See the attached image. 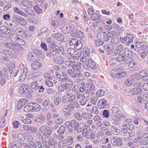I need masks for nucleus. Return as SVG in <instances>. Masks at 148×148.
<instances>
[{
    "instance_id": "1",
    "label": "nucleus",
    "mask_w": 148,
    "mask_h": 148,
    "mask_svg": "<svg viewBox=\"0 0 148 148\" xmlns=\"http://www.w3.org/2000/svg\"><path fill=\"white\" fill-rule=\"evenodd\" d=\"M81 84L82 86L79 88L80 92L83 93L85 92L86 94L90 96H92L95 94V85L92 84L90 83H86L85 84L84 82H82Z\"/></svg>"
},
{
    "instance_id": "2",
    "label": "nucleus",
    "mask_w": 148,
    "mask_h": 148,
    "mask_svg": "<svg viewBox=\"0 0 148 148\" xmlns=\"http://www.w3.org/2000/svg\"><path fill=\"white\" fill-rule=\"evenodd\" d=\"M8 48L12 49L15 52L18 51V49H22L23 47L20 45H18L16 43L9 42L5 43L4 45Z\"/></svg>"
},
{
    "instance_id": "3",
    "label": "nucleus",
    "mask_w": 148,
    "mask_h": 148,
    "mask_svg": "<svg viewBox=\"0 0 148 148\" xmlns=\"http://www.w3.org/2000/svg\"><path fill=\"white\" fill-rule=\"evenodd\" d=\"M6 39L10 41L18 43L20 42L21 39L16 34L11 33L10 34L5 36Z\"/></svg>"
},
{
    "instance_id": "4",
    "label": "nucleus",
    "mask_w": 148,
    "mask_h": 148,
    "mask_svg": "<svg viewBox=\"0 0 148 148\" xmlns=\"http://www.w3.org/2000/svg\"><path fill=\"white\" fill-rule=\"evenodd\" d=\"M50 53L53 56H56L57 53L59 52L58 50V47L56 45L55 42H52L50 44L49 48Z\"/></svg>"
},
{
    "instance_id": "5",
    "label": "nucleus",
    "mask_w": 148,
    "mask_h": 148,
    "mask_svg": "<svg viewBox=\"0 0 148 148\" xmlns=\"http://www.w3.org/2000/svg\"><path fill=\"white\" fill-rule=\"evenodd\" d=\"M86 132H83L82 136L84 137H86L87 139H90L93 140L95 138V135L94 134L92 133V130L90 128L87 130Z\"/></svg>"
},
{
    "instance_id": "6",
    "label": "nucleus",
    "mask_w": 148,
    "mask_h": 148,
    "mask_svg": "<svg viewBox=\"0 0 148 148\" xmlns=\"http://www.w3.org/2000/svg\"><path fill=\"white\" fill-rule=\"evenodd\" d=\"M141 136H138L137 138H135L134 142L135 143H137L138 145L145 146L148 144V142L145 140L142 139Z\"/></svg>"
},
{
    "instance_id": "7",
    "label": "nucleus",
    "mask_w": 148,
    "mask_h": 148,
    "mask_svg": "<svg viewBox=\"0 0 148 148\" xmlns=\"http://www.w3.org/2000/svg\"><path fill=\"white\" fill-rule=\"evenodd\" d=\"M2 71L5 74V77L8 79H10L12 76V73L14 72L13 69L7 68L4 67L2 69Z\"/></svg>"
},
{
    "instance_id": "8",
    "label": "nucleus",
    "mask_w": 148,
    "mask_h": 148,
    "mask_svg": "<svg viewBox=\"0 0 148 148\" xmlns=\"http://www.w3.org/2000/svg\"><path fill=\"white\" fill-rule=\"evenodd\" d=\"M40 128L42 130H41L47 138H48L50 136L52 133V132L49 128L45 125L40 127Z\"/></svg>"
},
{
    "instance_id": "9",
    "label": "nucleus",
    "mask_w": 148,
    "mask_h": 148,
    "mask_svg": "<svg viewBox=\"0 0 148 148\" xmlns=\"http://www.w3.org/2000/svg\"><path fill=\"white\" fill-rule=\"evenodd\" d=\"M97 106L100 109L106 108L108 106L107 101L104 99H101L99 101Z\"/></svg>"
},
{
    "instance_id": "10",
    "label": "nucleus",
    "mask_w": 148,
    "mask_h": 148,
    "mask_svg": "<svg viewBox=\"0 0 148 148\" xmlns=\"http://www.w3.org/2000/svg\"><path fill=\"white\" fill-rule=\"evenodd\" d=\"M66 107L71 112H73L75 110V107L78 108L79 107V105L77 102H75L69 104L67 105Z\"/></svg>"
},
{
    "instance_id": "11",
    "label": "nucleus",
    "mask_w": 148,
    "mask_h": 148,
    "mask_svg": "<svg viewBox=\"0 0 148 148\" xmlns=\"http://www.w3.org/2000/svg\"><path fill=\"white\" fill-rule=\"evenodd\" d=\"M15 32L17 34L20 36L24 38V36L25 35L26 31L25 29L21 27H18L15 29Z\"/></svg>"
},
{
    "instance_id": "12",
    "label": "nucleus",
    "mask_w": 148,
    "mask_h": 148,
    "mask_svg": "<svg viewBox=\"0 0 148 148\" xmlns=\"http://www.w3.org/2000/svg\"><path fill=\"white\" fill-rule=\"evenodd\" d=\"M123 128L121 129V132L123 134H127L130 130H132V128L129 124L124 123L123 125Z\"/></svg>"
},
{
    "instance_id": "13",
    "label": "nucleus",
    "mask_w": 148,
    "mask_h": 148,
    "mask_svg": "<svg viewBox=\"0 0 148 148\" xmlns=\"http://www.w3.org/2000/svg\"><path fill=\"white\" fill-rule=\"evenodd\" d=\"M53 62L57 64L60 65L64 63V60L62 56H56L53 58Z\"/></svg>"
},
{
    "instance_id": "14",
    "label": "nucleus",
    "mask_w": 148,
    "mask_h": 148,
    "mask_svg": "<svg viewBox=\"0 0 148 148\" xmlns=\"http://www.w3.org/2000/svg\"><path fill=\"white\" fill-rule=\"evenodd\" d=\"M28 88V86L25 84H22L20 85L19 88V92L20 93H26V92H27V88Z\"/></svg>"
},
{
    "instance_id": "15",
    "label": "nucleus",
    "mask_w": 148,
    "mask_h": 148,
    "mask_svg": "<svg viewBox=\"0 0 148 148\" xmlns=\"http://www.w3.org/2000/svg\"><path fill=\"white\" fill-rule=\"evenodd\" d=\"M27 69V67H25V69H24V70L22 71V73L21 74L19 77L20 78V82H23L24 80L26 78Z\"/></svg>"
},
{
    "instance_id": "16",
    "label": "nucleus",
    "mask_w": 148,
    "mask_h": 148,
    "mask_svg": "<svg viewBox=\"0 0 148 148\" xmlns=\"http://www.w3.org/2000/svg\"><path fill=\"white\" fill-rule=\"evenodd\" d=\"M41 130L40 128L39 132L37 133L36 136L39 139L42 140H46L47 138Z\"/></svg>"
},
{
    "instance_id": "17",
    "label": "nucleus",
    "mask_w": 148,
    "mask_h": 148,
    "mask_svg": "<svg viewBox=\"0 0 148 148\" xmlns=\"http://www.w3.org/2000/svg\"><path fill=\"white\" fill-rule=\"evenodd\" d=\"M88 56V55H86L84 54H81L79 56L80 61L82 62H87L89 59H90L89 58Z\"/></svg>"
},
{
    "instance_id": "18",
    "label": "nucleus",
    "mask_w": 148,
    "mask_h": 148,
    "mask_svg": "<svg viewBox=\"0 0 148 148\" xmlns=\"http://www.w3.org/2000/svg\"><path fill=\"white\" fill-rule=\"evenodd\" d=\"M32 103H29L27 104L24 108L25 112H32Z\"/></svg>"
},
{
    "instance_id": "19",
    "label": "nucleus",
    "mask_w": 148,
    "mask_h": 148,
    "mask_svg": "<svg viewBox=\"0 0 148 148\" xmlns=\"http://www.w3.org/2000/svg\"><path fill=\"white\" fill-rule=\"evenodd\" d=\"M6 23L8 25L13 28L17 27L18 24L16 21H14L10 19L6 22Z\"/></svg>"
},
{
    "instance_id": "20",
    "label": "nucleus",
    "mask_w": 148,
    "mask_h": 148,
    "mask_svg": "<svg viewBox=\"0 0 148 148\" xmlns=\"http://www.w3.org/2000/svg\"><path fill=\"white\" fill-rule=\"evenodd\" d=\"M88 63V66L91 69H97V67L96 65V63L92 59H89L87 62Z\"/></svg>"
},
{
    "instance_id": "21",
    "label": "nucleus",
    "mask_w": 148,
    "mask_h": 148,
    "mask_svg": "<svg viewBox=\"0 0 148 148\" xmlns=\"http://www.w3.org/2000/svg\"><path fill=\"white\" fill-rule=\"evenodd\" d=\"M123 50V45L121 44H120L116 47L114 50L115 54L116 55L119 54L121 53Z\"/></svg>"
},
{
    "instance_id": "22",
    "label": "nucleus",
    "mask_w": 148,
    "mask_h": 148,
    "mask_svg": "<svg viewBox=\"0 0 148 148\" xmlns=\"http://www.w3.org/2000/svg\"><path fill=\"white\" fill-rule=\"evenodd\" d=\"M72 31L71 35L72 37H77L78 30L77 28L74 27H70Z\"/></svg>"
},
{
    "instance_id": "23",
    "label": "nucleus",
    "mask_w": 148,
    "mask_h": 148,
    "mask_svg": "<svg viewBox=\"0 0 148 148\" xmlns=\"http://www.w3.org/2000/svg\"><path fill=\"white\" fill-rule=\"evenodd\" d=\"M32 103V112H38L40 110L41 107L39 104L35 103Z\"/></svg>"
},
{
    "instance_id": "24",
    "label": "nucleus",
    "mask_w": 148,
    "mask_h": 148,
    "mask_svg": "<svg viewBox=\"0 0 148 148\" xmlns=\"http://www.w3.org/2000/svg\"><path fill=\"white\" fill-rule=\"evenodd\" d=\"M14 11L17 14L21 15L25 17L28 16L24 12L22 11L17 7H15L14 8Z\"/></svg>"
},
{
    "instance_id": "25",
    "label": "nucleus",
    "mask_w": 148,
    "mask_h": 148,
    "mask_svg": "<svg viewBox=\"0 0 148 148\" xmlns=\"http://www.w3.org/2000/svg\"><path fill=\"white\" fill-rule=\"evenodd\" d=\"M21 3L25 7H26L30 8L32 7V6L31 2L28 0H22Z\"/></svg>"
},
{
    "instance_id": "26",
    "label": "nucleus",
    "mask_w": 148,
    "mask_h": 148,
    "mask_svg": "<svg viewBox=\"0 0 148 148\" xmlns=\"http://www.w3.org/2000/svg\"><path fill=\"white\" fill-rule=\"evenodd\" d=\"M32 67L34 70H38L41 67V64L38 62H35L32 64Z\"/></svg>"
},
{
    "instance_id": "27",
    "label": "nucleus",
    "mask_w": 148,
    "mask_h": 148,
    "mask_svg": "<svg viewBox=\"0 0 148 148\" xmlns=\"http://www.w3.org/2000/svg\"><path fill=\"white\" fill-rule=\"evenodd\" d=\"M45 120V116L42 114L39 115L35 119L36 122L37 123H40L43 122Z\"/></svg>"
},
{
    "instance_id": "28",
    "label": "nucleus",
    "mask_w": 148,
    "mask_h": 148,
    "mask_svg": "<svg viewBox=\"0 0 148 148\" xmlns=\"http://www.w3.org/2000/svg\"><path fill=\"white\" fill-rule=\"evenodd\" d=\"M110 129L112 133L115 135H117L120 132V130L115 126L111 125Z\"/></svg>"
},
{
    "instance_id": "29",
    "label": "nucleus",
    "mask_w": 148,
    "mask_h": 148,
    "mask_svg": "<svg viewBox=\"0 0 148 148\" xmlns=\"http://www.w3.org/2000/svg\"><path fill=\"white\" fill-rule=\"evenodd\" d=\"M127 36L126 37H127L129 40L127 42L126 44L127 45L130 43L132 42H133V39L134 38V37L132 34L127 33L126 34Z\"/></svg>"
},
{
    "instance_id": "30",
    "label": "nucleus",
    "mask_w": 148,
    "mask_h": 148,
    "mask_svg": "<svg viewBox=\"0 0 148 148\" xmlns=\"http://www.w3.org/2000/svg\"><path fill=\"white\" fill-rule=\"evenodd\" d=\"M142 90L141 88H134L132 90V95H135L139 93Z\"/></svg>"
},
{
    "instance_id": "31",
    "label": "nucleus",
    "mask_w": 148,
    "mask_h": 148,
    "mask_svg": "<svg viewBox=\"0 0 148 148\" xmlns=\"http://www.w3.org/2000/svg\"><path fill=\"white\" fill-rule=\"evenodd\" d=\"M25 139L26 141L28 142H31L34 139L32 135L28 133H25Z\"/></svg>"
},
{
    "instance_id": "32",
    "label": "nucleus",
    "mask_w": 148,
    "mask_h": 148,
    "mask_svg": "<svg viewBox=\"0 0 148 148\" xmlns=\"http://www.w3.org/2000/svg\"><path fill=\"white\" fill-rule=\"evenodd\" d=\"M128 136H129L124 138V140H125L127 141V140H131V137L132 136H134L135 135V133L133 130H130L128 132Z\"/></svg>"
},
{
    "instance_id": "33",
    "label": "nucleus",
    "mask_w": 148,
    "mask_h": 148,
    "mask_svg": "<svg viewBox=\"0 0 148 148\" xmlns=\"http://www.w3.org/2000/svg\"><path fill=\"white\" fill-rule=\"evenodd\" d=\"M17 23V24L18 23L22 26H24L26 25L27 23V22L25 19L23 17H21Z\"/></svg>"
},
{
    "instance_id": "34",
    "label": "nucleus",
    "mask_w": 148,
    "mask_h": 148,
    "mask_svg": "<svg viewBox=\"0 0 148 148\" xmlns=\"http://www.w3.org/2000/svg\"><path fill=\"white\" fill-rule=\"evenodd\" d=\"M141 75L136 73L132 75L131 78L133 82L134 81H136L139 80L141 78Z\"/></svg>"
},
{
    "instance_id": "35",
    "label": "nucleus",
    "mask_w": 148,
    "mask_h": 148,
    "mask_svg": "<svg viewBox=\"0 0 148 148\" xmlns=\"http://www.w3.org/2000/svg\"><path fill=\"white\" fill-rule=\"evenodd\" d=\"M116 61L118 62H121L123 61L126 58L125 57L123 54H120L116 58Z\"/></svg>"
},
{
    "instance_id": "36",
    "label": "nucleus",
    "mask_w": 148,
    "mask_h": 148,
    "mask_svg": "<svg viewBox=\"0 0 148 148\" xmlns=\"http://www.w3.org/2000/svg\"><path fill=\"white\" fill-rule=\"evenodd\" d=\"M62 99L58 96L56 97L54 99L53 103L56 106H59L61 103Z\"/></svg>"
},
{
    "instance_id": "37",
    "label": "nucleus",
    "mask_w": 148,
    "mask_h": 148,
    "mask_svg": "<svg viewBox=\"0 0 148 148\" xmlns=\"http://www.w3.org/2000/svg\"><path fill=\"white\" fill-rule=\"evenodd\" d=\"M67 52L71 56H73L75 54H77L78 52L72 48H69L67 49Z\"/></svg>"
},
{
    "instance_id": "38",
    "label": "nucleus",
    "mask_w": 148,
    "mask_h": 148,
    "mask_svg": "<svg viewBox=\"0 0 148 148\" xmlns=\"http://www.w3.org/2000/svg\"><path fill=\"white\" fill-rule=\"evenodd\" d=\"M78 130L77 132L80 133L84 129V123L83 122H81L77 125Z\"/></svg>"
},
{
    "instance_id": "39",
    "label": "nucleus",
    "mask_w": 148,
    "mask_h": 148,
    "mask_svg": "<svg viewBox=\"0 0 148 148\" xmlns=\"http://www.w3.org/2000/svg\"><path fill=\"white\" fill-rule=\"evenodd\" d=\"M37 57V55L34 53H30L28 55V58L31 61H34Z\"/></svg>"
},
{
    "instance_id": "40",
    "label": "nucleus",
    "mask_w": 148,
    "mask_h": 148,
    "mask_svg": "<svg viewBox=\"0 0 148 148\" xmlns=\"http://www.w3.org/2000/svg\"><path fill=\"white\" fill-rule=\"evenodd\" d=\"M66 128L64 125L60 126L59 129L58 131V133L60 134H64L66 130Z\"/></svg>"
},
{
    "instance_id": "41",
    "label": "nucleus",
    "mask_w": 148,
    "mask_h": 148,
    "mask_svg": "<svg viewBox=\"0 0 148 148\" xmlns=\"http://www.w3.org/2000/svg\"><path fill=\"white\" fill-rule=\"evenodd\" d=\"M124 54L126 56L128 57H131L132 55V51L129 50L127 47L124 49Z\"/></svg>"
},
{
    "instance_id": "42",
    "label": "nucleus",
    "mask_w": 148,
    "mask_h": 148,
    "mask_svg": "<svg viewBox=\"0 0 148 148\" xmlns=\"http://www.w3.org/2000/svg\"><path fill=\"white\" fill-rule=\"evenodd\" d=\"M3 52L8 58H10L12 56V53L10 50L7 49H4Z\"/></svg>"
},
{
    "instance_id": "43",
    "label": "nucleus",
    "mask_w": 148,
    "mask_h": 148,
    "mask_svg": "<svg viewBox=\"0 0 148 148\" xmlns=\"http://www.w3.org/2000/svg\"><path fill=\"white\" fill-rule=\"evenodd\" d=\"M77 42L74 48L75 50H79L82 47V44L81 41L79 40H78V41H77Z\"/></svg>"
},
{
    "instance_id": "44",
    "label": "nucleus",
    "mask_w": 148,
    "mask_h": 148,
    "mask_svg": "<svg viewBox=\"0 0 148 148\" xmlns=\"http://www.w3.org/2000/svg\"><path fill=\"white\" fill-rule=\"evenodd\" d=\"M62 111L65 116H69L71 115V112L69 110V109L67 107L64 108Z\"/></svg>"
},
{
    "instance_id": "45",
    "label": "nucleus",
    "mask_w": 148,
    "mask_h": 148,
    "mask_svg": "<svg viewBox=\"0 0 148 148\" xmlns=\"http://www.w3.org/2000/svg\"><path fill=\"white\" fill-rule=\"evenodd\" d=\"M81 65L82 63L80 62H79L72 65V68L74 69H76L80 70L81 69Z\"/></svg>"
},
{
    "instance_id": "46",
    "label": "nucleus",
    "mask_w": 148,
    "mask_h": 148,
    "mask_svg": "<svg viewBox=\"0 0 148 148\" xmlns=\"http://www.w3.org/2000/svg\"><path fill=\"white\" fill-rule=\"evenodd\" d=\"M77 40L76 38H72L70 40L69 42V45L70 46H71L72 47H74L75 46V44H76L77 41H78Z\"/></svg>"
},
{
    "instance_id": "47",
    "label": "nucleus",
    "mask_w": 148,
    "mask_h": 148,
    "mask_svg": "<svg viewBox=\"0 0 148 148\" xmlns=\"http://www.w3.org/2000/svg\"><path fill=\"white\" fill-rule=\"evenodd\" d=\"M105 94V92L103 90H99L96 93V96L97 97H101L103 96Z\"/></svg>"
},
{
    "instance_id": "48",
    "label": "nucleus",
    "mask_w": 148,
    "mask_h": 148,
    "mask_svg": "<svg viewBox=\"0 0 148 148\" xmlns=\"http://www.w3.org/2000/svg\"><path fill=\"white\" fill-rule=\"evenodd\" d=\"M49 145L51 146H54L56 144V141L55 138L53 137H51L48 141Z\"/></svg>"
},
{
    "instance_id": "49",
    "label": "nucleus",
    "mask_w": 148,
    "mask_h": 148,
    "mask_svg": "<svg viewBox=\"0 0 148 148\" xmlns=\"http://www.w3.org/2000/svg\"><path fill=\"white\" fill-rule=\"evenodd\" d=\"M11 145V148H20V145L19 143L17 142L14 141L10 144Z\"/></svg>"
},
{
    "instance_id": "50",
    "label": "nucleus",
    "mask_w": 148,
    "mask_h": 148,
    "mask_svg": "<svg viewBox=\"0 0 148 148\" xmlns=\"http://www.w3.org/2000/svg\"><path fill=\"white\" fill-rule=\"evenodd\" d=\"M100 16L99 14L95 13L92 14L91 16V18L94 21L99 20L100 18Z\"/></svg>"
},
{
    "instance_id": "51",
    "label": "nucleus",
    "mask_w": 148,
    "mask_h": 148,
    "mask_svg": "<svg viewBox=\"0 0 148 148\" xmlns=\"http://www.w3.org/2000/svg\"><path fill=\"white\" fill-rule=\"evenodd\" d=\"M61 32L63 33L66 34H68L70 31L69 28L66 26H64L61 29Z\"/></svg>"
},
{
    "instance_id": "52",
    "label": "nucleus",
    "mask_w": 148,
    "mask_h": 148,
    "mask_svg": "<svg viewBox=\"0 0 148 148\" xmlns=\"http://www.w3.org/2000/svg\"><path fill=\"white\" fill-rule=\"evenodd\" d=\"M45 140H42L41 141V142L42 143V146L43 147V148H49L50 146L49 142Z\"/></svg>"
},
{
    "instance_id": "53",
    "label": "nucleus",
    "mask_w": 148,
    "mask_h": 148,
    "mask_svg": "<svg viewBox=\"0 0 148 148\" xmlns=\"http://www.w3.org/2000/svg\"><path fill=\"white\" fill-rule=\"evenodd\" d=\"M31 86L32 88L34 90H36L38 88V83L37 81H35L32 83L31 85Z\"/></svg>"
},
{
    "instance_id": "54",
    "label": "nucleus",
    "mask_w": 148,
    "mask_h": 148,
    "mask_svg": "<svg viewBox=\"0 0 148 148\" xmlns=\"http://www.w3.org/2000/svg\"><path fill=\"white\" fill-rule=\"evenodd\" d=\"M127 146L130 147V148H138V146L132 142H130L127 144Z\"/></svg>"
},
{
    "instance_id": "55",
    "label": "nucleus",
    "mask_w": 148,
    "mask_h": 148,
    "mask_svg": "<svg viewBox=\"0 0 148 148\" xmlns=\"http://www.w3.org/2000/svg\"><path fill=\"white\" fill-rule=\"evenodd\" d=\"M79 122L77 123L75 119H73L70 121V126L72 127H74L76 125H79Z\"/></svg>"
},
{
    "instance_id": "56",
    "label": "nucleus",
    "mask_w": 148,
    "mask_h": 148,
    "mask_svg": "<svg viewBox=\"0 0 148 148\" xmlns=\"http://www.w3.org/2000/svg\"><path fill=\"white\" fill-rule=\"evenodd\" d=\"M111 42L113 44H117L119 43V40L118 38L115 37L111 39Z\"/></svg>"
},
{
    "instance_id": "57",
    "label": "nucleus",
    "mask_w": 148,
    "mask_h": 148,
    "mask_svg": "<svg viewBox=\"0 0 148 148\" xmlns=\"http://www.w3.org/2000/svg\"><path fill=\"white\" fill-rule=\"evenodd\" d=\"M57 39L58 41H61L63 39V36L60 34L56 33L55 34Z\"/></svg>"
},
{
    "instance_id": "58",
    "label": "nucleus",
    "mask_w": 148,
    "mask_h": 148,
    "mask_svg": "<svg viewBox=\"0 0 148 148\" xmlns=\"http://www.w3.org/2000/svg\"><path fill=\"white\" fill-rule=\"evenodd\" d=\"M127 75L126 72H119L117 73L116 74V76L118 77V79L122 77L125 76Z\"/></svg>"
},
{
    "instance_id": "59",
    "label": "nucleus",
    "mask_w": 148,
    "mask_h": 148,
    "mask_svg": "<svg viewBox=\"0 0 148 148\" xmlns=\"http://www.w3.org/2000/svg\"><path fill=\"white\" fill-rule=\"evenodd\" d=\"M80 73V70L74 69L73 75H72V76L73 77L76 78L79 75Z\"/></svg>"
},
{
    "instance_id": "60",
    "label": "nucleus",
    "mask_w": 148,
    "mask_h": 148,
    "mask_svg": "<svg viewBox=\"0 0 148 148\" xmlns=\"http://www.w3.org/2000/svg\"><path fill=\"white\" fill-rule=\"evenodd\" d=\"M90 112L92 114L94 113L97 114L99 113V111L97 107L94 106L92 107Z\"/></svg>"
},
{
    "instance_id": "61",
    "label": "nucleus",
    "mask_w": 148,
    "mask_h": 148,
    "mask_svg": "<svg viewBox=\"0 0 148 148\" xmlns=\"http://www.w3.org/2000/svg\"><path fill=\"white\" fill-rule=\"evenodd\" d=\"M104 48L105 51H112L113 49V46L111 45H110V46L108 45L104 46Z\"/></svg>"
},
{
    "instance_id": "62",
    "label": "nucleus",
    "mask_w": 148,
    "mask_h": 148,
    "mask_svg": "<svg viewBox=\"0 0 148 148\" xmlns=\"http://www.w3.org/2000/svg\"><path fill=\"white\" fill-rule=\"evenodd\" d=\"M133 82L131 77L126 79L125 82L126 85L128 86H130L133 83Z\"/></svg>"
},
{
    "instance_id": "63",
    "label": "nucleus",
    "mask_w": 148,
    "mask_h": 148,
    "mask_svg": "<svg viewBox=\"0 0 148 148\" xmlns=\"http://www.w3.org/2000/svg\"><path fill=\"white\" fill-rule=\"evenodd\" d=\"M34 9L38 14H40L42 12V9L36 5L34 6Z\"/></svg>"
},
{
    "instance_id": "64",
    "label": "nucleus",
    "mask_w": 148,
    "mask_h": 148,
    "mask_svg": "<svg viewBox=\"0 0 148 148\" xmlns=\"http://www.w3.org/2000/svg\"><path fill=\"white\" fill-rule=\"evenodd\" d=\"M45 78L46 79L49 80H51L52 79V77L50 74L48 73H45L44 75Z\"/></svg>"
}]
</instances>
